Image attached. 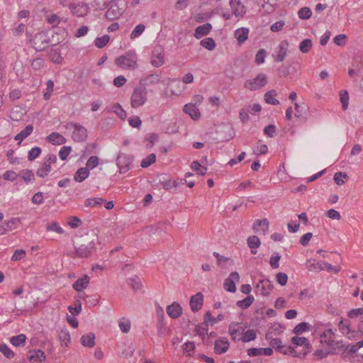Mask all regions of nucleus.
<instances>
[{"label":"nucleus","instance_id":"obj_7","mask_svg":"<svg viewBox=\"0 0 363 363\" xmlns=\"http://www.w3.org/2000/svg\"><path fill=\"white\" fill-rule=\"evenodd\" d=\"M30 43L36 51H42L48 47L49 38L45 33L39 32L30 40Z\"/></svg>","mask_w":363,"mask_h":363},{"label":"nucleus","instance_id":"obj_63","mask_svg":"<svg viewBox=\"0 0 363 363\" xmlns=\"http://www.w3.org/2000/svg\"><path fill=\"white\" fill-rule=\"evenodd\" d=\"M182 348L188 355L191 356L194 352L196 346L194 342H187L183 345Z\"/></svg>","mask_w":363,"mask_h":363},{"label":"nucleus","instance_id":"obj_59","mask_svg":"<svg viewBox=\"0 0 363 363\" xmlns=\"http://www.w3.org/2000/svg\"><path fill=\"white\" fill-rule=\"evenodd\" d=\"M0 352L8 359H11L14 357V352L5 344L0 345Z\"/></svg>","mask_w":363,"mask_h":363},{"label":"nucleus","instance_id":"obj_55","mask_svg":"<svg viewBox=\"0 0 363 363\" xmlns=\"http://www.w3.org/2000/svg\"><path fill=\"white\" fill-rule=\"evenodd\" d=\"M42 150L39 147H33L28 151V159L29 161L35 160L40 155Z\"/></svg>","mask_w":363,"mask_h":363},{"label":"nucleus","instance_id":"obj_5","mask_svg":"<svg viewBox=\"0 0 363 363\" xmlns=\"http://www.w3.org/2000/svg\"><path fill=\"white\" fill-rule=\"evenodd\" d=\"M133 160V155L119 152L116 158V165L118 167L119 173L125 174L129 171Z\"/></svg>","mask_w":363,"mask_h":363},{"label":"nucleus","instance_id":"obj_42","mask_svg":"<svg viewBox=\"0 0 363 363\" xmlns=\"http://www.w3.org/2000/svg\"><path fill=\"white\" fill-rule=\"evenodd\" d=\"M26 340V336L24 334H20L18 335L13 336L10 339L11 343L16 346L18 347L23 345Z\"/></svg>","mask_w":363,"mask_h":363},{"label":"nucleus","instance_id":"obj_15","mask_svg":"<svg viewBox=\"0 0 363 363\" xmlns=\"http://www.w3.org/2000/svg\"><path fill=\"white\" fill-rule=\"evenodd\" d=\"M160 74L158 73L149 74L140 79V85L144 87L154 86L160 82Z\"/></svg>","mask_w":363,"mask_h":363},{"label":"nucleus","instance_id":"obj_49","mask_svg":"<svg viewBox=\"0 0 363 363\" xmlns=\"http://www.w3.org/2000/svg\"><path fill=\"white\" fill-rule=\"evenodd\" d=\"M145 26L143 24H138L135 27L130 35V39L133 40L138 38L144 32Z\"/></svg>","mask_w":363,"mask_h":363},{"label":"nucleus","instance_id":"obj_60","mask_svg":"<svg viewBox=\"0 0 363 363\" xmlns=\"http://www.w3.org/2000/svg\"><path fill=\"white\" fill-rule=\"evenodd\" d=\"M110 0H94L93 6L96 10H104L108 7Z\"/></svg>","mask_w":363,"mask_h":363},{"label":"nucleus","instance_id":"obj_43","mask_svg":"<svg viewBox=\"0 0 363 363\" xmlns=\"http://www.w3.org/2000/svg\"><path fill=\"white\" fill-rule=\"evenodd\" d=\"M340 100L342 104L343 111L347 110L349 104V94L347 90H342L340 92Z\"/></svg>","mask_w":363,"mask_h":363},{"label":"nucleus","instance_id":"obj_61","mask_svg":"<svg viewBox=\"0 0 363 363\" xmlns=\"http://www.w3.org/2000/svg\"><path fill=\"white\" fill-rule=\"evenodd\" d=\"M267 56V52L264 49H260L255 55V61L257 65H261L264 62V59Z\"/></svg>","mask_w":363,"mask_h":363},{"label":"nucleus","instance_id":"obj_50","mask_svg":"<svg viewBox=\"0 0 363 363\" xmlns=\"http://www.w3.org/2000/svg\"><path fill=\"white\" fill-rule=\"evenodd\" d=\"M156 161V155L153 153L152 154H150L149 155H147L145 158H144L142 161H141V167H143V168H146V167H148L149 166H150L151 164H152L153 163H155Z\"/></svg>","mask_w":363,"mask_h":363},{"label":"nucleus","instance_id":"obj_62","mask_svg":"<svg viewBox=\"0 0 363 363\" xmlns=\"http://www.w3.org/2000/svg\"><path fill=\"white\" fill-rule=\"evenodd\" d=\"M99 164V157L96 156H91L86 162V168L89 170L97 167Z\"/></svg>","mask_w":363,"mask_h":363},{"label":"nucleus","instance_id":"obj_52","mask_svg":"<svg viewBox=\"0 0 363 363\" xmlns=\"http://www.w3.org/2000/svg\"><path fill=\"white\" fill-rule=\"evenodd\" d=\"M191 167L194 171H196L197 174L201 175L206 174L207 171V168L201 166L198 161H194L191 164Z\"/></svg>","mask_w":363,"mask_h":363},{"label":"nucleus","instance_id":"obj_11","mask_svg":"<svg viewBox=\"0 0 363 363\" xmlns=\"http://www.w3.org/2000/svg\"><path fill=\"white\" fill-rule=\"evenodd\" d=\"M272 286V284L269 279H262L256 284L255 291L263 296H268Z\"/></svg>","mask_w":363,"mask_h":363},{"label":"nucleus","instance_id":"obj_22","mask_svg":"<svg viewBox=\"0 0 363 363\" xmlns=\"http://www.w3.org/2000/svg\"><path fill=\"white\" fill-rule=\"evenodd\" d=\"M212 29V26L209 23L198 26L195 29L194 37L200 39L202 37L208 35Z\"/></svg>","mask_w":363,"mask_h":363},{"label":"nucleus","instance_id":"obj_3","mask_svg":"<svg viewBox=\"0 0 363 363\" xmlns=\"http://www.w3.org/2000/svg\"><path fill=\"white\" fill-rule=\"evenodd\" d=\"M65 128L68 130H72V138L75 142H84L88 137L87 130L83 125L69 122L65 125Z\"/></svg>","mask_w":363,"mask_h":363},{"label":"nucleus","instance_id":"obj_18","mask_svg":"<svg viewBox=\"0 0 363 363\" xmlns=\"http://www.w3.org/2000/svg\"><path fill=\"white\" fill-rule=\"evenodd\" d=\"M230 6L233 14L237 17H242L245 14V8L240 0H230Z\"/></svg>","mask_w":363,"mask_h":363},{"label":"nucleus","instance_id":"obj_23","mask_svg":"<svg viewBox=\"0 0 363 363\" xmlns=\"http://www.w3.org/2000/svg\"><path fill=\"white\" fill-rule=\"evenodd\" d=\"M249 29L247 28H240L235 30L234 37L237 39L239 45L242 44L248 38Z\"/></svg>","mask_w":363,"mask_h":363},{"label":"nucleus","instance_id":"obj_41","mask_svg":"<svg viewBox=\"0 0 363 363\" xmlns=\"http://www.w3.org/2000/svg\"><path fill=\"white\" fill-rule=\"evenodd\" d=\"M127 282L128 284L130 285L135 291L140 290L142 288L140 279L138 276L129 278Z\"/></svg>","mask_w":363,"mask_h":363},{"label":"nucleus","instance_id":"obj_56","mask_svg":"<svg viewBox=\"0 0 363 363\" xmlns=\"http://www.w3.org/2000/svg\"><path fill=\"white\" fill-rule=\"evenodd\" d=\"M298 15L301 19H309L312 15V11L308 7H303L299 9Z\"/></svg>","mask_w":363,"mask_h":363},{"label":"nucleus","instance_id":"obj_37","mask_svg":"<svg viewBox=\"0 0 363 363\" xmlns=\"http://www.w3.org/2000/svg\"><path fill=\"white\" fill-rule=\"evenodd\" d=\"M21 220L18 218H12L11 219L6 221L4 223V225L6 226L4 228V231H11L16 229L19 225Z\"/></svg>","mask_w":363,"mask_h":363},{"label":"nucleus","instance_id":"obj_57","mask_svg":"<svg viewBox=\"0 0 363 363\" xmlns=\"http://www.w3.org/2000/svg\"><path fill=\"white\" fill-rule=\"evenodd\" d=\"M343 179H348V176L345 172H339L335 173L334 175V181L337 185H342L345 183V181H344Z\"/></svg>","mask_w":363,"mask_h":363},{"label":"nucleus","instance_id":"obj_53","mask_svg":"<svg viewBox=\"0 0 363 363\" xmlns=\"http://www.w3.org/2000/svg\"><path fill=\"white\" fill-rule=\"evenodd\" d=\"M19 176L26 182L28 183L30 181L35 179L34 173L31 170L26 169L21 172Z\"/></svg>","mask_w":363,"mask_h":363},{"label":"nucleus","instance_id":"obj_48","mask_svg":"<svg viewBox=\"0 0 363 363\" xmlns=\"http://www.w3.org/2000/svg\"><path fill=\"white\" fill-rule=\"evenodd\" d=\"M118 326L123 333H127L130 330V321L127 318H122L118 322Z\"/></svg>","mask_w":363,"mask_h":363},{"label":"nucleus","instance_id":"obj_38","mask_svg":"<svg viewBox=\"0 0 363 363\" xmlns=\"http://www.w3.org/2000/svg\"><path fill=\"white\" fill-rule=\"evenodd\" d=\"M257 337V333L255 330L250 329L247 330H245L243 335L240 337V340L243 342H248L255 340Z\"/></svg>","mask_w":363,"mask_h":363},{"label":"nucleus","instance_id":"obj_40","mask_svg":"<svg viewBox=\"0 0 363 363\" xmlns=\"http://www.w3.org/2000/svg\"><path fill=\"white\" fill-rule=\"evenodd\" d=\"M105 201L102 198H89L86 199L84 204L86 207L101 206Z\"/></svg>","mask_w":363,"mask_h":363},{"label":"nucleus","instance_id":"obj_26","mask_svg":"<svg viewBox=\"0 0 363 363\" xmlns=\"http://www.w3.org/2000/svg\"><path fill=\"white\" fill-rule=\"evenodd\" d=\"M47 140L53 145H62L67 141L66 138L58 133H52L47 137Z\"/></svg>","mask_w":363,"mask_h":363},{"label":"nucleus","instance_id":"obj_12","mask_svg":"<svg viewBox=\"0 0 363 363\" xmlns=\"http://www.w3.org/2000/svg\"><path fill=\"white\" fill-rule=\"evenodd\" d=\"M291 342L295 345L303 347V351L300 353L301 357H304L311 352V345L307 338L296 336L291 338Z\"/></svg>","mask_w":363,"mask_h":363},{"label":"nucleus","instance_id":"obj_34","mask_svg":"<svg viewBox=\"0 0 363 363\" xmlns=\"http://www.w3.org/2000/svg\"><path fill=\"white\" fill-rule=\"evenodd\" d=\"M164 63V54L162 52L153 53L151 57V64L155 67H160Z\"/></svg>","mask_w":363,"mask_h":363},{"label":"nucleus","instance_id":"obj_32","mask_svg":"<svg viewBox=\"0 0 363 363\" xmlns=\"http://www.w3.org/2000/svg\"><path fill=\"white\" fill-rule=\"evenodd\" d=\"M266 339L269 341V345L277 351L279 352L281 349L284 348V346L281 345V339L272 338L269 333L266 334Z\"/></svg>","mask_w":363,"mask_h":363},{"label":"nucleus","instance_id":"obj_2","mask_svg":"<svg viewBox=\"0 0 363 363\" xmlns=\"http://www.w3.org/2000/svg\"><path fill=\"white\" fill-rule=\"evenodd\" d=\"M147 90L146 87L139 85L133 89L130 96V106L137 108L145 104L147 101Z\"/></svg>","mask_w":363,"mask_h":363},{"label":"nucleus","instance_id":"obj_46","mask_svg":"<svg viewBox=\"0 0 363 363\" xmlns=\"http://www.w3.org/2000/svg\"><path fill=\"white\" fill-rule=\"evenodd\" d=\"M200 44L202 47L208 50H213L216 48V43L211 38H206L201 40Z\"/></svg>","mask_w":363,"mask_h":363},{"label":"nucleus","instance_id":"obj_14","mask_svg":"<svg viewBox=\"0 0 363 363\" xmlns=\"http://www.w3.org/2000/svg\"><path fill=\"white\" fill-rule=\"evenodd\" d=\"M230 347V342L227 337H221L215 341L214 352L217 354L225 353Z\"/></svg>","mask_w":363,"mask_h":363},{"label":"nucleus","instance_id":"obj_24","mask_svg":"<svg viewBox=\"0 0 363 363\" xmlns=\"http://www.w3.org/2000/svg\"><path fill=\"white\" fill-rule=\"evenodd\" d=\"M253 229L256 232H262L264 235L266 234L269 230L268 220L267 218L257 220L253 225Z\"/></svg>","mask_w":363,"mask_h":363},{"label":"nucleus","instance_id":"obj_27","mask_svg":"<svg viewBox=\"0 0 363 363\" xmlns=\"http://www.w3.org/2000/svg\"><path fill=\"white\" fill-rule=\"evenodd\" d=\"M213 255L217 259L218 265L223 268L227 267L228 265L233 264V260L230 257L222 256L217 252H214Z\"/></svg>","mask_w":363,"mask_h":363},{"label":"nucleus","instance_id":"obj_13","mask_svg":"<svg viewBox=\"0 0 363 363\" xmlns=\"http://www.w3.org/2000/svg\"><path fill=\"white\" fill-rule=\"evenodd\" d=\"M338 328L342 334L348 339L353 340L356 338V332L350 329V320H341L338 323Z\"/></svg>","mask_w":363,"mask_h":363},{"label":"nucleus","instance_id":"obj_20","mask_svg":"<svg viewBox=\"0 0 363 363\" xmlns=\"http://www.w3.org/2000/svg\"><path fill=\"white\" fill-rule=\"evenodd\" d=\"M167 313L172 318L176 319L181 316L182 308L177 302H174L167 307Z\"/></svg>","mask_w":363,"mask_h":363},{"label":"nucleus","instance_id":"obj_6","mask_svg":"<svg viewBox=\"0 0 363 363\" xmlns=\"http://www.w3.org/2000/svg\"><path fill=\"white\" fill-rule=\"evenodd\" d=\"M267 83V77L266 74L259 73L255 78L247 80L244 84V87L251 91H255L264 86Z\"/></svg>","mask_w":363,"mask_h":363},{"label":"nucleus","instance_id":"obj_1","mask_svg":"<svg viewBox=\"0 0 363 363\" xmlns=\"http://www.w3.org/2000/svg\"><path fill=\"white\" fill-rule=\"evenodd\" d=\"M115 63L123 69L133 71L138 67V55L135 51H128L124 55L118 57Z\"/></svg>","mask_w":363,"mask_h":363},{"label":"nucleus","instance_id":"obj_21","mask_svg":"<svg viewBox=\"0 0 363 363\" xmlns=\"http://www.w3.org/2000/svg\"><path fill=\"white\" fill-rule=\"evenodd\" d=\"M183 111L189 115L194 120L199 119L201 116L200 111L195 104H188L184 106Z\"/></svg>","mask_w":363,"mask_h":363},{"label":"nucleus","instance_id":"obj_10","mask_svg":"<svg viewBox=\"0 0 363 363\" xmlns=\"http://www.w3.org/2000/svg\"><path fill=\"white\" fill-rule=\"evenodd\" d=\"M240 280V275L237 272H233L230 274L228 277L225 279L223 283L224 289L229 292L235 293L236 291L235 282Z\"/></svg>","mask_w":363,"mask_h":363},{"label":"nucleus","instance_id":"obj_28","mask_svg":"<svg viewBox=\"0 0 363 363\" xmlns=\"http://www.w3.org/2000/svg\"><path fill=\"white\" fill-rule=\"evenodd\" d=\"M248 247L251 249V252L253 255L257 253V249L260 246L261 242L257 236L252 235L250 236L247 240Z\"/></svg>","mask_w":363,"mask_h":363},{"label":"nucleus","instance_id":"obj_64","mask_svg":"<svg viewBox=\"0 0 363 363\" xmlns=\"http://www.w3.org/2000/svg\"><path fill=\"white\" fill-rule=\"evenodd\" d=\"M45 65V61L43 58L38 57L33 60L31 63V67L35 70H40Z\"/></svg>","mask_w":363,"mask_h":363},{"label":"nucleus","instance_id":"obj_17","mask_svg":"<svg viewBox=\"0 0 363 363\" xmlns=\"http://www.w3.org/2000/svg\"><path fill=\"white\" fill-rule=\"evenodd\" d=\"M320 342L329 347L335 345V332L332 329H328L320 335Z\"/></svg>","mask_w":363,"mask_h":363},{"label":"nucleus","instance_id":"obj_54","mask_svg":"<svg viewBox=\"0 0 363 363\" xmlns=\"http://www.w3.org/2000/svg\"><path fill=\"white\" fill-rule=\"evenodd\" d=\"M281 255L279 252H274L270 257L269 264L272 269H278L279 267V260Z\"/></svg>","mask_w":363,"mask_h":363},{"label":"nucleus","instance_id":"obj_4","mask_svg":"<svg viewBox=\"0 0 363 363\" xmlns=\"http://www.w3.org/2000/svg\"><path fill=\"white\" fill-rule=\"evenodd\" d=\"M75 255L74 257L79 258L89 257L96 250V243L94 240L84 241L80 244H77L74 246Z\"/></svg>","mask_w":363,"mask_h":363},{"label":"nucleus","instance_id":"obj_33","mask_svg":"<svg viewBox=\"0 0 363 363\" xmlns=\"http://www.w3.org/2000/svg\"><path fill=\"white\" fill-rule=\"evenodd\" d=\"M52 168L51 165L43 162L40 167L36 171V174L41 178L47 177L50 172Z\"/></svg>","mask_w":363,"mask_h":363},{"label":"nucleus","instance_id":"obj_39","mask_svg":"<svg viewBox=\"0 0 363 363\" xmlns=\"http://www.w3.org/2000/svg\"><path fill=\"white\" fill-rule=\"evenodd\" d=\"M311 330V325L306 323V322H301L298 323L296 327L294 328L293 332L296 335H300L302 333Z\"/></svg>","mask_w":363,"mask_h":363},{"label":"nucleus","instance_id":"obj_31","mask_svg":"<svg viewBox=\"0 0 363 363\" xmlns=\"http://www.w3.org/2000/svg\"><path fill=\"white\" fill-rule=\"evenodd\" d=\"M89 175V170L86 167H81L74 174V179L77 182L84 181Z\"/></svg>","mask_w":363,"mask_h":363},{"label":"nucleus","instance_id":"obj_29","mask_svg":"<svg viewBox=\"0 0 363 363\" xmlns=\"http://www.w3.org/2000/svg\"><path fill=\"white\" fill-rule=\"evenodd\" d=\"M81 343L87 347H93L95 345V335L92 333L84 335L81 338Z\"/></svg>","mask_w":363,"mask_h":363},{"label":"nucleus","instance_id":"obj_58","mask_svg":"<svg viewBox=\"0 0 363 363\" xmlns=\"http://www.w3.org/2000/svg\"><path fill=\"white\" fill-rule=\"evenodd\" d=\"M307 268L310 271H312V270L320 271V270L324 269V267L323 266V262H315V260H313V262L309 260L307 262Z\"/></svg>","mask_w":363,"mask_h":363},{"label":"nucleus","instance_id":"obj_25","mask_svg":"<svg viewBox=\"0 0 363 363\" xmlns=\"http://www.w3.org/2000/svg\"><path fill=\"white\" fill-rule=\"evenodd\" d=\"M89 284V277L87 275L79 278L72 285V287L77 291H81L86 289Z\"/></svg>","mask_w":363,"mask_h":363},{"label":"nucleus","instance_id":"obj_16","mask_svg":"<svg viewBox=\"0 0 363 363\" xmlns=\"http://www.w3.org/2000/svg\"><path fill=\"white\" fill-rule=\"evenodd\" d=\"M203 303V295L202 293L199 292L195 295L192 296L190 298L189 305L191 310L193 312L199 311Z\"/></svg>","mask_w":363,"mask_h":363},{"label":"nucleus","instance_id":"obj_36","mask_svg":"<svg viewBox=\"0 0 363 363\" xmlns=\"http://www.w3.org/2000/svg\"><path fill=\"white\" fill-rule=\"evenodd\" d=\"M277 92L274 89L267 91L264 94L265 101L269 104L278 105L279 104V101L275 98Z\"/></svg>","mask_w":363,"mask_h":363},{"label":"nucleus","instance_id":"obj_45","mask_svg":"<svg viewBox=\"0 0 363 363\" xmlns=\"http://www.w3.org/2000/svg\"><path fill=\"white\" fill-rule=\"evenodd\" d=\"M110 40V37L108 35H104L101 37L96 38L94 41V45L98 48H102L105 47Z\"/></svg>","mask_w":363,"mask_h":363},{"label":"nucleus","instance_id":"obj_51","mask_svg":"<svg viewBox=\"0 0 363 363\" xmlns=\"http://www.w3.org/2000/svg\"><path fill=\"white\" fill-rule=\"evenodd\" d=\"M47 231H54L58 234H62L64 233V230L60 226L58 223L56 221L51 222L46 225Z\"/></svg>","mask_w":363,"mask_h":363},{"label":"nucleus","instance_id":"obj_9","mask_svg":"<svg viewBox=\"0 0 363 363\" xmlns=\"http://www.w3.org/2000/svg\"><path fill=\"white\" fill-rule=\"evenodd\" d=\"M124 7H120L116 1H113L111 6L105 13L107 19L113 21L118 18L124 12Z\"/></svg>","mask_w":363,"mask_h":363},{"label":"nucleus","instance_id":"obj_44","mask_svg":"<svg viewBox=\"0 0 363 363\" xmlns=\"http://www.w3.org/2000/svg\"><path fill=\"white\" fill-rule=\"evenodd\" d=\"M254 297L252 296H247L245 298L238 301L237 306L241 308L246 309L249 308L254 301Z\"/></svg>","mask_w":363,"mask_h":363},{"label":"nucleus","instance_id":"obj_47","mask_svg":"<svg viewBox=\"0 0 363 363\" xmlns=\"http://www.w3.org/2000/svg\"><path fill=\"white\" fill-rule=\"evenodd\" d=\"M312 46V40L311 39L307 38L301 42L299 45V50L303 53H307L309 52Z\"/></svg>","mask_w":363,"mask_h":363},{"label":"nucleus","instance_id":"obj_30","mask_svg":"<svg viewBox=\"0 0 363 363\" xmlns=\"http://www.w3.org/2000/svg\"><path fill=\"white\" fill-rule=\"evenodd\" d=\"M33 130V125H28L26 126V128L23 130H22L18 134H17L15 136L14 140H18L19 144H20L25 138H26L28 136H29L32 133Z\"/></svg>","mask_w":363,"mask_h":363},{"label":"nucleus","instance_id":"obj_8","mask_svg":"<svg viewBox=\"0 0 363 363\" xmlns=\"http://www.w3.org/2000/svg\"><path fill=\"white\" fill-rule=\"evenodd\" d=\"M246 328V325H243L238 322L230 323L228 325V333L230 335L232 340H240V337L243 335Z\"/></svg>","mask_w":363,"mask_h":363},{"label":"nucleus","instance_id":"obj_35","mask_svg":"<svg viewBox=\"0 0 363 363\" xmlns=\"http://www.w3.org/2000/svg\"><path fill=\"white\" fill-rule=\"evenodd\" d=\"M45 359L44 352L42 350L33 351L29 356L31 363H39Z\"/></svg>","mask_w":363,"mask_h":363},{"label":"nucleus","instance_id":"obj_19","mask_svg":"<svg viewBox=\"0 0 363 363\" xmlns=\"http://www.w3.org/2000/svg\"><path fill=\"white\" fill-rule=\"evenodd\" d=\"M289 47V43L287 40H282L278 48L277 51V56L275 60L278 62H282L286 56L287 50Z\"/></svg>","mask_w":363,"mask_h":363}]
</instances>
